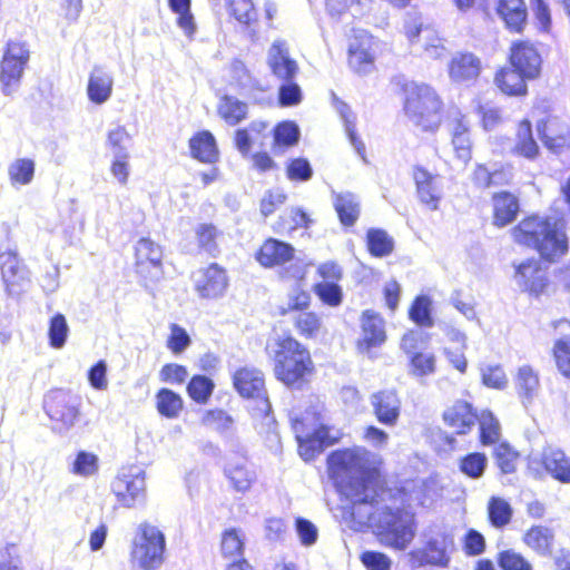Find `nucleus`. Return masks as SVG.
Listing matches in <instances>:
<instances>
[{
    "label": "nucleus",
    "instance_id": "680f3d73",
    "mask_svg": "<svg viewBox=\"0 0 570 570\" xmlns=\"http://www.w3.org/2000/svg\"><path fill=\"white\" fill-rule=\"evenodd\" d=\"M278 89V101L283 107L296 106L302 101L301 87L294 80H282Z\"/></svg>",
    "mask_w": 570,
    "mask_h": 570
},
{
    "label": "nucleus",
    "instance_id": "5701e85b",
    "mask_svg": "<svg viewBox=\"0 0 570 570\" xmlns=\"http://www.w3.org/2000/svg\"><path fill=\"white\" fill-rule=\"evenodd\" d=\"M114 78L102 67H94L87 86V94L90 101L96 105L106 102L112 92Z\"/></svg>",
    "mask_w": 570,
    "mask_h": 570
},
{
    "label": "nucleus",
    "instance_id": "09e8293b",
    "mask_svg": "<svg viewBox=\"0 0 570 570\" xmlns=\"http://www.w3.org/2000/svg\"><path fill=\"white\" fill-rule=\"evenodd\" d=\"M488 466V458L484 453L472 452L459 460V470L468 478L478 480L483 476Z\"/></svg>",
    "mask_w": 570,
    "mask_h": 570
},
{
    "label": "nucleus",
    "instance_id": "0eeeda50",
    "mask_svg": "<svg viewBox=\"0 0 570 570\" xmlns=\"http://www.w3.org/2000/svg\"><path fill=\"white\" fill-rule=\"evenodd\" d=\"M165 534L155 525L141 523L132 541L131 557L144 570H155L163 563Z\"/></svg>",
    "mask_w": 570,
    "mask_h": 570
},
{
    "label": "nucleus",
    "instance_id": "bb28decb",
    "mask_svg": "<svg viewBox=\"0 0 570 570\" xmlns=\"http://www.w3.org/2000/svg\"><path fill=\"white\" fill-rule=\"evenodd\" d=\"M423 33V55L425 58L438 59L444 56L446 49L443 45V40L430 29L422 30L421 27L414 26L413 28L406 29V36L413 43L415 39L420 41V37Z\"/></svg>",
    "mask_w": 570,
    "mask_h": 570
},
{
    "label": "nucleus",
    "instance_id": "8fccbe9b",
    "mask_svg": "<svg viewBox=\"0 0 570 570\" xmlns=\"http://www.w3.org/2000/svg\"><path fill=\"white\" fill-rule=\"evenodd\" d=\"M215 389L212 379L206 375H194L187 384L189 397L198 404H205Z\"/></svg>",
    "mask_w": 570,
    "mask_h": 570
},
{
    "label": "nucleus",
    "instance_id": "1a4fd4ad",
    "mask_svg": "<svg viewBox=\"0 0 570 570\" xmlns=\"http://www.w3.org/2000/svg\"><path fill=\"white\" fill-rule=\"evenodd\" d=\"M295 259V248L286 242L277 238H267L256 254V261L264 267L272 268L292 263L287 273L293 278H302L305 274L304 267Z\"/></svg>",
    "mask_w": 570,
    "mask_h": 570
},
{
    "label": "nucleus",
    "instance_id": "412c9836",
    "mask_svg": "<svg viewBox=\"0 0 570 570\" xmlns=\"http://www.w3.org/2000/svg\"><path fill=\"white\" fill-rule=\"evenodd\" d=\"M136 266L138 273L142 274L148 266L156 269L158 276L163 264V248L150 238H140L135 246Z\"/></svg>",
    "mask_w": 570,
    "mask_h": 570
},
{
    "label": "nucleus",
    "instance_id": "f257e3e1",
    "mask_svg": "<svg viewBox=\"0 0 570 570\" xmlns=\"http://www.w3.org/2000/svg\"><path fill=\"white\" fill-rule=\"evenodd\" d=\"M328 468L340 492L352 503L353 528H368L381 544L405 550L415 537L413 515L400 508L381 505L385 493L380 485L375 455L364 448L333 451Z\"/></svg>",
    "mask_w": 570,
    "mask_h": 570
},
{
    "label": "nucleus",
    "instance_id": "bf43d9fd",
    "mask_svg": "<svg viewBox=\"0 0 570 570\" xmlns=\"http://www.w3.org/2000/svg\"><path fill=\"white\" fill-rule=\"evenodd\" d=\"M314 291L324 304L330 306H338L342 303V288L334 282L318 283L315 285Z\"/></svg>",
    "mask_w": 570,
    "mask_h": 570
},
{
    "label": "nucleus",
    "instance_id": "c03bdc74",
    "mask_svg": "<svg viewBox=\"0 0 570 570\" xmlns=\"http://www.w3.org/2000/svg\"><path fill=\"white\" fill-rule=\"evenodd\" d=\"M476 421L480 425V441L483 445H491L499 441L501 426L498 419L489 410H484L478 415Z\"/></svg>",
    "mask_w": 570,
    "mask_h": 570
},
{
    "label": "nucleus",
    "instance_id": "4be33fe9",
    "mask_svg": "<svg viewBox=\"0 0 570 570\" xmlns=\"http://www.w3.org/2000/svg\"><path fill=\"white\" fill-rule=\"evenodd\" d=\"M443 419L458 434H465L476 422L478 414L470 403L458 401L444 412Z\"/></svg>",
    "mask_w": 570,
    "mask_h": 570
},
{
    "label": "nucleus",
    "instance_id": "a19ab883",
    "mask_svg": "<svg viewBox=\"0 0 570 570\" xmlns=\"http://www.w3.org/2000/svg\"><path fill=\"white\" fill-rule=\"evenodd\" d=\"M367 249L374 257H385L394 249L393 238L381 228H370L366 234Z\"/></svg>",
    "mask_w": 570,
    "mask_h": 570
},
{
    "label": "nucleus",
    "instance_id": "6e6552de",
    "mask_svg": "<svg viewBox=\"0 0 570 570\" xmlns=\"http://www.w3.org/2000/svg\"><path fill=\"white\" fill-rule=\"evenodd\" d=\"M30 59L26 42L9 41L0 63V85L6 96L16 92L21 83L24 68Z\"/></svg>",
    "mask_w": 570,
    "mask_h": 570
},
{
    "label": "nucleus",
    "instance_id": "f704fd0d",
    "mask_svg": "<svg viewBox=\"0 0 570 570\" xmlns=\"http://www.w3.org/2000/svg\"><path fill=\"white\" fill-rule=\"evenodd\" d=\"M334 207L344 226H353L360 216V203L352 193L334 195Z\"/></svg>",
    "mask_w": 570,
    "mask_h": 570
},
{
    "label": "nucleus",
    "instance_id": "052dcab7",
    "mask_svg": "<svg viewBox=\"0 0 570 570\" xmlns=\"http://www.w3.org/2000/svg\"><path fill=\"white\" fill-rule=\"evenodd\" d=\"M286 174L289 180L308 181L313 177V168L306 158L298 157L289 160Z\"/></svg>",
    "mask_w": 570,
    "mask_h": 570
},
{
    "label": "nucleus",
    "instance_id": "338daca9",
    "mask_svg": "<svg viewBox=\"0 0 570 570\" xmlns=\"http://www.w3.org/2000/svg\"><path fill=\"white\" fill-rule=\"evenodd\" d=\"M295 326L301 335L312 337L318 332L321 321L315 313L301 312L295 318Z\"/></svg>",
    "mask_w": 570,
    "mask_h": 570
},
{
    "label": "nucleus",
    "instance_id": "e2e57ef3",
    "mask_svg": "<svg viewBox=\"0 0 570 570\" xmlns=\"http://www.w3.org/2000/svg\"><path fill=\"white\" fill-rule=\"evenodd\" d=\"M498 564L501 570H532V566L520 553L504 550L498 554Z\"/></svg>",
    "mask_w": 570,
    "mask_h": 570
},
{
    "label": "nucleus",
    "instance_id": "6e6d98bb",
    "mask_svg": "<svg viewBox=\"0 0 570 570\" xmlns=\"http://www.w3.org/2000/svg\"><path fill=\"white\" fill-rule=\"evenodd\" d=\"M68 332L69 327L66 317L60 313L53 315L48 331L50 345L55 348H61L67 341Z\"/></svg>",
    "mask_w": 570,
    "mask_h": 570
},
{
    "label": "nucleus",
    "instance_id": "a878e982",
    "mask_svg": "<svg viewBox=\"0 0 570 570\" xmlns=\"http://www.w3.org/2000/svg\"><path fill=\"white\" fill-rule=\"evenodd\" d=\"M494 224L507 226L512 223L519 213V200L509 191L493 195Z\"/></svg>",
    "mask_w": 570,
    "mask_h": 570
},
{
    "label": "nucleus",
    "instance_id": "aec40b11",
    "mask_svg": "<svg viewBox=\"0 0 570 570\" xmlns=\"http://www.w3.org/2000/svg\"><path fill=\"white\" fill-rule=\"evenodd\" d=\"M481 72V60L471 52H459L450 62L449 75L455 82L475 80Z\"/></svg>",
    "mask_w": 570,
    "mask_h": 570
},
{
    "label": "nucleus",
    "instance_id": "f8f14e48",
    "mask_svg": "<svg viewBox=\"0 0 570 570\" xmlns=\"http://www.w3.org/2000/svg\"><path fill=\"white\" fill-rule=\"evenodd\" d=\"M195 291L200 298L217 299L224 296L228 287L226 269L212 263L194 274Z\"/></svg>",
    "mask_w": 570,
    "mask_h": 570
},
{
    "label": "nucleus",
    "instance_id": "774afa93",
    "mask_svg": "<svg viewBox=\"0 0 570 570\" xmlns=\"http://www.w3.org/2000/svg\"><path fill=\"white\" fill-rule=\"evenodd\" d=\"M553 352L559 371L564 376L570 377V341L566 338L558 340Z\"/></svg>",
    "mask_w": 570,
    "mask_h": 570
},
{
    "label": "nucleus",
    "instance_id": "c9c22d12",
    "mask_svg": "<svg viewBox=\"0 0 570 570\" xmlns=\"http://www.w3.org/2000/svg\"><path fill=\"white\" fill-rule=\"evenodd\" d=\"M553 541L552 530L542 525L532 527L524 534V543L543 557L551 554Z\"/></svg>",
    "mask_w": 570,
    "mask_h": 570
},
{
    "label": "nucleus",
    "instance_id": "f03ea898",
    "mask_svg": "<svg viewBox=\"0 0 570 570\" xmlns=\"http://www.w3.org/2000/svg\"><path fill=\"white\" fill-rule=\"evenodd\" d=\"M517 243L532 247L547 261L553 262L568 252L564 222L557 217L533 215L513 229Z\"/></svg>",
    "mask_w": 570,
    "mask_h": 570
},
{
    "label": "nucleus",
    "instance_id": "ea45409f",
    "mask_svg": "<svg viewBox=\"0 0 570 570\" xmlns=\"http://www.w3.org/2000/svg\"><path fill=\"white\" fill-rule=\"evenodd\" d=\"M371 0H325L327 13L333 19H342L347 14L357 17L363 14V10Z\"/></svg>",
    "mask_w": 570,
    "mask_h": 570
},
{
    "label": "nucleus",
    "instance_id": "2eb2a0df",
    "mask_svg": "<svg viewBox=\"0 0 570 570\" xmlns=\"http://www.w3.org/2000/svg\"><path fill=\"white\" fill-rule=\"evenodd\" d=\"M267 66L278 80H294L298 73V65L291 57L285 40H275L267 51Z\"/></svg>",
    "mask_w": 570,
    "mask_h": 570
},
{
    "label": "nucleus",
    "instance_id": "c85d7f7f",
    "mask_svg": "<svg viewBox=\"0 0 570 570\" xmlns=\"http://www.w3.org/2000/svg\"><path fill=\"white\" fill-rule=\"evenodd\" d=\"M498 14L507 27L520 32L527 20V8L523 0H499Z\"/></svg>",
    "mask_w": 570,
    "mask_h": 570
},
{
    "label": "nucleus",
    "instance_id": "393cba45",
    "mask_svg": "<svg viewBox=\"0 0 570 570\" xmlns=\"http://www.w3.org/2000/svg\"><path fill=\"white\" fill-rule=\"evenodd\" d=\"M414 180L421 203L431 210H436L441 199V191L435 185L434 177L428 170L419 168L414 174Z\"/></svg>",
    "mask_w": 570,
    "mask_h": 570
},
{
    "label": "nucleus",
    "instance_id": "0e129e2a",
    "mask_svg": "<svg viewBox=\"0 0 570 570\" xmlns=\"http://www.w3.org/2000/svg\"><path fill=\"white\" fill-rule=\"evenodd\" d=\"M98 470V458L89 452L80 451L72 464V472L77 475L89 476Z\"/></svg>",
    "mask_w": 570,
    "mask_h": 570
},
{
    "label": "nucleus",
    "instance_id": "3c124183",
    "mask_svg": "<svg viewBox=\"0 0 570 570\" xmlns=\"http://www.w3.org/2000/svg\"><path fill=\"white\" fill-rule=\"evenodd\" d=\"M432 301L429 296H417L409 311L410 318L421 327H432L434 321L431 315Z\"/></svg>",
    "mask_w": 570,
    "mask_h": 570
},
{
    "label": "nucleus",
    "instance_id": "13d9d810",
    "mask_svg": "<svg viewBox=\"0 0 570 570\" xmlns=\"http://www.w3.org/2000/svg\"><path fill=\"white\" fill-rule=\"evenodd\" d=\"M410 374L423 377L435 372V356L431 353H413Z\"/></svg>",
    "mask_w": 570,
    "mask_h": 570
},
{
    "label": "nucleus",
    "instance_id": "473e14b6",
    "mask_svg": "<svg viewBox=\"0 0 570 570\" xmlns=\"http://www.w3.org/2000/svg\"><path fill=\"white\" fill-rule=\"evenodd\" d=\"M332 97L334 108L340 114L344 122L345 131L347 134L351 145L354 147L355 151L364 159L365 145L356 134L354 114L352 112L350 106L342 101L334 92H332Z\"/></svg>",
    "mask_w": 570,
    "mask_h": 570
},
{
    "label": "nucleus",
    "instance_id": "4468645a",
    "mask_svg": "<svg viewBox=\"0 0 570 570\" xmlns=\"http://www.w3.org/2000/svg\"><path fill=\"white\" fill-rule=\"evenodd\" d=\"M453 547V539L444 532L430 537L422 549L415 550L413 557L421 566L430 564L440 568L449 566V549Z\"/></svg>",
    "mask_w": 570,
    "mask_h": 570
},
{
    "label": "nucleus",
    "instance_id": "c756f323",
    "mask_svg": "<svg viewBox=\"0 0 570 570\" xmlns=\"http://www.w3.org/2000/svg\"><path fill=\"white\" fill-rule=\"evenodd\" d=\"M370 38L362 41L353 40L348 47V65L360 75H366L373 69V56L368 51Z\"/></svg>",
    "mask_w": 570,
    "mask_h": 570
},
{
    "label": "nucleus",
    "instance_id": "79ce46f5",
    "mask_svg": "<svg viewBox=\"0 0 570 570\" xmlns=\"http://www.w3.org/2000/svg\"><path fill=\"white\" fill-rule=\"evenodd\" d=\"M36 164L30 158H18L8 167V175L12 186L29 185L35 176Z\"/></svg>",
    "mask_w": 570,
    "mask_h": 570
},
{
    "label": "nucleus",
    "instance_id": "de8ad7c7",
    "mask_svg": "<svg viewBox=\"0 0 570 570\" xmlns=\"http://www.w3.org/2000/svg\"><path fill=\"white\" fill-rule=\"evenodd\" d=\"M195 235L199 248L212 257H217L219 254L217 237L220 235V233L216 226L206 223L199 224L195 228Z\"/></svg>",
    "mask_w": 570,
    "mask_h": 570
},
{
    "label": "nucleus",
    "instance_id": "a211bd4d",
    "mask_svg": "<svg viewBox=\"0 0 570 570\" xmlns=\"http://www.w3.org/2000/svg\"><path fill=\"white\" fill-rule=\"evenodd\" d=\"M511 66L529 79L535 78L541 68V57L533 45L529 42L515 43L511 49Z\"/></svg>",
    "mask_w": 570,
    "mask_h": 570
},
{
    "label": "nucleus",
    "instance_id": "7ed1b4c3",
    "mask_svg": "<svg viewBox=\"0 0 570 570\" xmlns=\"http://www.w3.org/2000/svg\"><path fill=\"white\" fill-rule=\"evenodd\" d=\"M272 353L275 377L288 387H299L314 370L309 351L292 336L278 337Z\"/></svg>",
    "mask_w": 570,
    "mask_h": 570
},
{
    "label": "nucleus",
    "instance_id": "7c9ffc66",
    "mask_svg": "<svg viewBox=\"0 0 570 570\" xmlns=\"http://www.w3.org/2000/svg\"><path fill=\"white\" fill-rule=\"evenodd\" d=\"M452 145L459 159L466 163L471 159V139L468 125L460 112L451 122Z\"/></svg>",
    "mask_w": 570,
    "mask_h": 570
},
{
    "label": "nucleus",
    "instance_id": "603ef678",
    "mask_svg": "<svg viewBox=\"0 0 570 570\" xmlns=\"http://www.w3.org/2000/svg\"><path fill=\"white\" fill-rule=\"evenodd\" d=\"M169 8L178 14L177 24L190 37L196 30L194 16L190 12V0H168Z\"/></svg>",
    "mask_w": 570,
    "mask_h": 570
},
{
    "label": "nucleus",
    "instance_id": "5fc2aeb1",
    "mask_svg": "<svg viewBox=\"0 0 570 570\" xmlns=\"http://www.w3.org/2000/svg\"><path fill=\"white\" fill-rule=\"evenodd\" d=\"M244 535L242 531L232 528L224 531L222 537V552L226 558L243 556Z\"/></svg>",
    "mask_w": 570,
    "mask_h": 570
},
{
    "label": "nucleus",
    "instance_id": "39448f33",
    "mask_svg": "<svg viewBox=\"0 0 570 570\" xmlns=\"http://www.w3.org/2000/svg\"><path fill=\"white\" fill-rule=\"evenodd\" d=\"M233 381L235 389L243 397L256 400L255 411L263 419L262 428H266V433L271 439L277 440V423L272 414L264 374L257 368L243 367L236 371Z\"/></svg>",
    "mask_w": 570,
    "mask_h": 570
},
{
    "label": "nucleus",
    "instance_id": "6ab92c4d",
    "mask_svg": "<svg viewBox=\"0 0 570 570\" xmlns=\"http://www.w3.org/2000/svg\"><path fill=\"white\" fill-rule=\"evenodd\" d=\"M371 404L380 423L389 426L396 424L401 412V400L394 390L374 393L371 396Z\"/></svg>",
    "mask_w": 570,
    "mask_h": 570
},
{
    "label": "nucleus",
    "instance_id": "b1692460",
    "mask_svg": "<svg viewBox=\"0 0 570 570\" xmlns=\"http://www.w3.org/2000/svg\"><path fill=\"white\" fill-rule=\"evenodd\" d=\"M542 464L546 471L561 483H570V458L563 451L546 448L542 453Z\"/></svg>",
    "mask_w": 570,
    "mask_h": 570
},
{
    "label": "nucleus",
    "instance_id": "4d7b16f0",
    "mask_svg": "<svg viewBox=\"0 0 570 570\" xmlns=\"http://www.w3.org/2000/svg\"><path fill=\"white\" fill-rule=\"evenodd\" d=\"M518 456V452L507 442L500 443L494 450L497 464L504 474H510L515 471Z\"/></svg>",
    "mask_w": 570,
    "mask_h": 570
},
{
    "label": "nucleus",
    "instance_id": "9d476101",
    "mask_svg": "<svg viewBox=\"0 0 570 570\" xmlns=\"http://www.w3.org/2000/svg\"><path fill=\"white\" fill-rule=\"evenodd\" d=\"M111 488L124 507L132 508L145 500V471L138 465L124 466Z\"/></svg>",
    "mask_w": 570,
    "mask_h": 570
},
{
    "label": "nucleus",
    "instance_id": "4c0bfd02",
    "mask_svg": "<svg viewBox=\"0 0 570 570\" xmlns=\"http://www.w3.org/2000/svg\"><path fill=\"white\" fill-rule=\"evenodd\" d=\"M224 473L234 489L239 492L248 490L255 479V473L248 469L245 461L228 462Z\"/></svg>",
    "mask_w": 570,
    "mask_h": 570
},
{
    "label": "nucleus",
    "instance_id": "49530a36",
    "mask_svg": "<svg viewBox=\"0 0 570 570\" xmlns=\"http://www.w3.org/2000/svg\"><path fill=\"white\" fill-rule=\"evenodd\" d=\"M131 136L122 126H117L109 130L107 138V147L110 149L114 158H129V146Z\"/></svg>",
    "mask_w": 570,
    "mask_h": 570
},
{
    "label": "nucleus",
    "instance_id": "9b49d317",
    "mask_svg": "<svg viewBox=\"0 0 570 570\" xmlns=\"http://www.w3.org/2000/svg\"><path fill=\"white\" fill-rule=\"evenodd\" d=\"M0 269L8 296L19 297L29 289L31 272L17 252L7 250L0 254Z\"/></svg>",
    "mask_w": 570,
    "mask_h": 570
},
{
    "label": "nucleus",
    "instance_id": "72a5a7b5",
    "mask_svg": "<svg viewBox=\"0 0 570 570\" xmlns=\"http://www.w3.org/2000/svg\"><path fill=\"white\" fill-rule=\"evenodd\" d=\"M217 112L227 125L236 126L247 117L248 106L234 96L224 95L218 101Z\"/></svg>",
    "mask_w": 570,
    "mask_h": 570
},
{
    "label": "nucleus",
    "instance_id": "69168bd1",
    "mask_svg": "<svg viewBox=\"0 0 570 570\" xmlns=\"http://www.w3.org/2000/svg\"><path fill=\"white\" fill-rule=\"evenodd\" d=\"M230 14L240 23L248 24L255 19L252 0H227Z\"/></svg>",
    "mask_w": 570,
    "mask_h": 570
},
{
    "label": "nucleus",
    "instance_id": "f3484780",
    "mask_svg": "<svg viewBox=\"0 0 570 570\" xmlns=\"http://www.w3.org/2000/svg\"><path fill=\"white\" fill-rule=\"evenodd\" d=\"M514 279L522 292H530L535 295L542 293L548 285L546 272L534 259L521 263L515 269Z\"/></svg>",
    "mask_w": 570,
    "mask_h": 570
},
{
    "label": "nucleus",
    "instance_id": "dca6fc26",
    "mask_svg": "<svg viewBox=\"0 0 570 570\" xmlns=\"http://www.w3.org/2000/svg\"><path fill=\"white\" fill-rule=\"evenodd\" d=\"M298 424L296 422L294 429L296 431V440L298 443V452L304 461L313 460L317 454L322 453L327 446L338 441V436H332L330 429L325 425L314 430L313 433L302 435L298 433Z\"/></svg>",
    "mask_w": 570,
    "mask_h": 570
},
{
    "label": "nucleus",
    "instance_id": "37998d69",
    "mask_svg": "<svg viewBox=\"0 0 570 570\" xmlns=\"http://www.w3.org/2000/svg\"><path fill=\"white\" fill-rule=\"evenodd\" d=\"M514 149L525 158L533 159L539 151L537 141L533 138L531 122L522 120L517 131V142Z\"/></svg>",
    "mask_w": 570,
    "mask_h": 570
},
{
    "label": "nucleus",
    "instance_id": "864d4df0",
    "mask_svg": "<svg viewBox=\"0 0 570 570\" xmlns=\"http://www.w3.org/2000/svg\"><path fill=\"white\" fill-rule=\"evenodd\" d=\"M299 128L293 121L279 122L274 128V142L275 148L293 147L299 140Z\"/></svg>",
    "mask_w": 570,
    "mask_h": 570
},
{
    "label": "nucleus",
    "instance_id": "2f4dec72",
    "mask_svg": "<svg viewBox=\"0 0 570 570\" xmlns=\"http://www.w3.org/2000/svg\"><path fill=\"white\" fill-rule=\"evenodd\" d=\"M525 79L529 78L512 67L499 71L494 81L499 89L508 96H524L528 91Z\"/></svg>",
    "mask_w": 570,
    "mask_h": 570
},
{
    "label": "nucleus",
    "instance_id": "e433bc0d",
    "mask_svg": "<svg viewBox=\"0 0 570 570\" xmlns=\"http://www.w3.org/2000/svg\"><path fill=\"white\" fill-rule=\"evenodd\" d=\"M517 390L522 403L527 406L531 403L539 390V377L530 365L519 368L517 375Z\"/></svg>",
    "mask_w": 570,
    "mask_h": 570
},
{
    "label": "nucleus",
    "instance_id": "58836bf2",
    "mask_svg": "<svg viewBox=\"0 0 570 570\" xmlns=\"http://www.w3.org/2000/svg\"><path fill=\"white\" fill-rule=\"evenodd\" d=\"M156 407L160 415L167 419H176L183 411L184 401L178 393L163 387L156 394Z\"/></svg>",
    "mask_w": 570,
    "mask_h": 570
},
{
    "label": "nucleus",
    "instance_id": "423d86ee",
    "mask_svg": "<svg viewBox=\"0 0 570 570\" xmlns=\"http://www.w3.org/2000/svg\"><path fill=\"white\" fill-rule=\"evenodd\" d=\"M81 400L70 391L56 389L43 399V409L51 421V429L58 433L68 432L80 414Z\"/></svg>",
    "mask_w": 570,
    "mask_h": 570
},
{
    "label": "nucleus",
    "instance_id": "20e7f679",
    "mask_svg": "<svg viewBox=\"0 0 570 570\" xmlns=\"http://www.w3.org/2000/svg\"><path fill=\"white\" fill-rule=\"evenodd\" d=\"M404 91V110L411 121L423 130L438 128L442 102L434 89L425 83L411 82L405 86Z\"/></svg>",
    "mask_w": 570,
    "mask_h": 570
},
{
    "label": "nucleus",
    "instance_id": "a18cd8bd",
    "mask_svg": "<svg viewBox=\"0 0 570 570\" xmlns=\"http://www.w3.org/2000/svg\"><path fill=\"white\" fill-rule=\"evenodd\" d=\"M513 510L508 501L499 497H491L488 503V515L494 528H503L510 523Z\"/></svg>",
    "mask_w": 570,
    "mask_h": 570
},
{
    "label": "nucleus",
    "instance_id": "ddd939ff",
    "mask_svg": "<svg viewBox=\"0 0 570 570\" xmlns=\"http://www.w3.org/2000/svg\"><path fill=\"white\" fill-rule=\"evenodd\" d=\"M361 334L356 347L361 353H370L386 341L385 321L376 312L366 309L360 317Z\"/></svg>",
    "mask_w": 570,
    "mask_h": 570
},
{
    "label": "nucleus",
    "instance_id": "cd10ccee",
    "mask_svg": "<svg viewBox=\"0 0 570 570\" xmlns=\"http://www.w3.org/2000/svg\"><path fill=\"white\" fill-rule=\"evenodd\" d=\"M191 156L202 163L212 164L218 158V150L215 137L212 132L204 130L189 140Z\"/></svg>",
    "mask_w": 570,
    "mask_h": 570
}]
</instances>
